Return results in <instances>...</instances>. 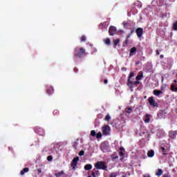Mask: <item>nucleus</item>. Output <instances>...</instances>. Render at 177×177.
Returning a JSON list of instances; mask_svg holds the SVG:
<instances>
[{"mask_svg": "<svg viewBox=\"0 0 177 177\" xmlns=\"http://www.w3.org/2000/svg\"><path fill=\"white\" fill-rule=\"evenodd\" d=\"M80 41L81 42H85V41H86V37H85V35L82 36Z\"/></svg>", "mask_w": 177, "mask_h": 177, "instance_id": "nucleus-32", "label": "nucleus"}, {"mask_svg": "<svg viewBox=\"0 0 177 177\" xmlns=\"http://www.w3.org/2000/svg\"><path fill=\"white\" fill-rule=\"evenodd\" d=\"M174 83L177 84V80H174Z\"/></svg>", "mask_w": 177, "mask_h": 177, "instance_id": "nucleus-51", "label": "nucleus"}, {"mask_svg": "<svg viewBox=\"0 0 177 177\" xmlns=\"http://www.w3.org/2000/svg\"><path fill=\"white\" fill-rule=\"evenodd\" d=\"M91 136H96V131H95V130H92L91 131Z\"/></svg>", "mask_w": 177, "mask_h": 177, "instance_id": "nucleus-36", "label": "nucleus"}, {"mask_svg": "<svg viewBox=\"0 0 177 177\" xmlns=\"http://www.w3.org/2000/svg\"><path fill=\"white\" fill-rule=\"evenodd\" d=\"M125 111H126V113H127L128 114H131V113H132V111H133V109H132L131 107L127 106V107L125 109Z\"/></svg>", "mask_w": 177, "mask_h": 177, "instance_id": "nucleus-23", "label": "nucleus"}, {"mask_svg": "<svg viewBox=\"0 0 177 177\" xmlns=\"http://www.w3.org/2000/svg\"><path fill=\"white\" fill-rule=\"evenodd\" d=\"M28 171H30V169H28V167H25L23 170L21 171L20 175H24L26 172H28Z\"/></svg>", "mask_w": 177, "mask_h": 177, "instance_id": "nucleus-21", "label": "nucleus"}, {"mask_svg": "<svg viewBox=\"0 0 177 177\" xmlns=\"http://www.w3.org/2000/svg\"><path fill=\"white\" fill-rule=\"evenodd\" d=\"M177 130L176 131H170L169 132V138L170 139H176Z\"/></svg>", "mask_w": 177, "mask_h": 177, "instance_id": "nucleus-10", "label": "nucleus"}, {"mask_svg": "<svg viewBox=\"0 0 177 177\" xmlns=\"http://www.w3.org/2000/svg\"><path fill=\"white\" fill-rule=\"evenodd\" d=\"M100 149H101L102 151H103L104 153H106V151H107L108 147H107V145H106V144L102 143L100 145Z\"/></svg>", "mask_w": 177, "mask_h": 177, "instance_id": "nucleus-13", "label": "nucleus"}, {"mask_svg": "<svg viewBox=\"0 0 177 177\" xmlns=\"http://www.w3.org/2000/svg\"><path fill=\"white\" fill-rule=\"evenodd\" d=\"M139 84H140V82L137 80L136 82L130 80V83L129 82H127V86H129L130 89H133L134 88H136L138 85H139Z\"/></svg>", "mask_w": 177, "mask_h": 177, "instance_id": "nucleus-3", "label": "nucleus"}, {"mask_svg": "<svg viewBox=\"0 0 177 177\" xmlns=\"http://www.w3.org/2000/svg\"><path fill=\"white\" fill-rule=\"evenodd\" d=\"M86 55V51L84 48H75L74 56L75 57H82L83 56Z\"/></svg>", "mask_w": 177, "mask_h": 177, "instance_id": "nucleus-1", "label": "nucleus"}, {"mask_svg": "<svg viewBox=\"0 0 177 177\" xmlns=\"http://www.w3.org/2000/svg\"><path fill=\"white\" fill-rule=\"evenodd\" d=\"M143 177H150V175H149V174H145V175L143 176Z\"/></svg>", "mask_w": 177, "mask_h": 177, "instance_id": "nucleus-50", "label": "nucleus"}, {"mask_svg": "<svg viewBox=\"0 0 177 177\" xmlns=\"http://www.w3.org/2000/svg\"><path fill=\"white\" fill-rule=\"evenodd\" d=\"M102 131L104 135H110V131H111V129L109 125H105L102 127Z\"/></svg>", "mask_w": 177, "mask_h": 177, "instance_id": "nucleus-7", "label": "nucleus"}, {"mask_svg": "<svg viewBox=\"0 0 177 177\" xmlns=\"http://www.w3.org/2000/svg\"><path fill=\"white\" fill-rule=\"evenodd\" d=\"M143 78V73H141L140 75H138L136 77V81H140Z\"/></svg>", "mask_w": 177, "mask_h": 177, "instance_id": "nucleus-26", "label": "nucleus"}, {"mask_svg": "<svg viewBox=\"0 0 177 177\" xmlns=\"http://www.w3.org/2000/svg\"><path fill=\"white\" fill-rule=\"evenodd\" d=\"M75 73H78V68H74Z\"/></svg>", "mask_w": 177, "mask_h": 177, "instance_id": "nucleus-43", "label": "nucleus"}, {"mask_svg": "<svg viewBox=\"0 0 177 177\" xmlns=\"http://www.w3.org/2000/svg\"><path fill=\"white\" fill-rule=\"evenodd\" d=\"M163 156H167V153H163Z\"/></svg>", "mask_w": 177, "mask_h": 177, "instance_id": "nucleus-52", "label": "nucleus"}, {"mask_svg": "<svg viewBox=\"0 0 177 177\" xmlns=\"http://www.w3.org/2000/svg\"><path fill=\"white\" fill-rule=\"evenodd\" d=\"M160 59H164V55H160Z\"/></svg>", "mask_w": 177, "mask_h": 177, "instance_id": "nucleus-49", "label": "nucleus"}, {"mask_svg": "<svg viewBox=\"0 0 177 177\" xmlns=\"http://www.w3.org/2000/svg\"><path fill=\"white\" fill-rule=\"evenodd\" d=\"M148 157H154V151L153 149H151L150 151H148L147 153Z\"/></svg>", "mask_w": 177, "mask_h": 177, "instance_id": "nucleus-24", "label": "nucleus"}, {"mask_svg": "<svg viewBox=\"0 0 177 177\" xmlns=\"http://www.w3.org/2000/svg\"><path fill=\"white\" fill-rule=\"evenodd\" d=\"M109 35H115L117 34V28L115 26H110L109 29Z\"/></svg>", "mask_w": 177, "mask_h": 177, "instance_id": "nucleus-8", "label": "nucleus"}, {"mask_svg": "<svg viewBox=\"0 0 177 177\" xmlns=\"http://www.w3.org/2000/svg\"><path fill=\"white\" fill-rule=\"evenodd\" d=\"M136 64H137V65L139 64V62H136Z\"/></svg>", "mask_w": 177, "mask_h": 177, "instance_id": "nucleus-55", "label": "nucleus"}, {"mask_svg": "<svg viewBox=\"0 0 177 177\" xmlns=\"http://www.w3.org/2000/svg\"><path fill=\"white\" fill-rule=\"evenodd\" d=\"M35 132L39 135V136H45V130L41 127H35Z\"/></svg>", "mask_w": 177, "mask_h": 177, "instance_id": "nucleus-5", "label": "nucleus"}, {"mask_svg": "<svg viewBox=\"0 0 177 177\" xmlns=\"http://www.w3.org/2000/svg\"><path fill=\"white\" fill-rule=\"evenodd\" d=\"M96 135V138H97V139H100V138H102V133H100V132H99V133H97V134H95Z\"/></svg>", "mask_w": 177, "mask_h": 177, "instance_id": "nucleus-34", "label": "nucleus"}, {"mask_svg": "<svg viewBox=\"0 0 177 177\" xmlns=\"http://www.w3.org/2000/svg\"><path fill=\"white\" fill-rule=\"evenodd\" d=\"M108 82H109V80H107V79H105L104 80V84H108Z\"/></svg>", "mask_w": 177, "mask_h": 177, "instance_id": "nucleus-44", "label": "nucleus"}, {"mask_svg": "<svg viewBox=\"0 0 177 177\" xmlns=\"http://www.w3.org/2000/svg\"><path fill=\"white\" fill-rule=\"evenodd\" d=\"M170 89L172 92H177V84H171Z\"/></svg>", "mask_w": 177, "mask_h": 177, "instance_id": "nucleus-17", "label": "nucleus"}, {"mask_svg": "<svg viewBox=\"0 0 177 177\" xmlns=\"http://www.w3.org/2000/svg\"><path fill=\"white\" fill-rule=\"evenodd\" d=\"M84 169L85 171H91V169H92V165L91 164H86L84 166Z\"/></svg>", "mask_w": 177, "mask_h": 177, "instance_id": "nucleus-20", "label": "nucleus"}, {"mask_svg": "<svg viewBox=\"0 0 177 177\" xmlns=\"http://www.w3.org/2000/svg\"><path fill=\"white\" fill-rule=\"evenodd\" d=\"M134 75H135V73H133V72H131L129 73V77H128L127 82L131 83V80H132V77H133Z\"/></svg>", "mask_w": 177, "mask_h": 177, "instance_id": "nucleus-19", "label": "nucleus"}, {"mask_svg": "<svg viewBox=\"0 0 177 177\" xmlns=\"http://www.w3.org/2000/svg\"><path fill=\"white\" fill-rule=\"evenodd\" d=\"M78 140H80V139L77 138L73 145V149H75V150H77V149H78V145H79Z\"/></svg>", "mask_w": 177, "mask_h": 177, "instance_id": "nucleus-18", "label": "nucleus"}, {"mask_svg": "<svg viewBox=\"0 0 177 177\" xmlns=\"http://www.w3.org/2000/svg\"><path fill=\"white\" fill-rule=\"evenodd\" d=\"M156 55H157V56H158L160 55V50H156Z\"/></svg>", "mask_w": 177, "mask_h": 177, "instance_id": "nucleus-45", "label": "nucleus"}, {"mask_svg": "<svg viewBox=\"0 0 177 177\" xmlns=\"http://www.w3.org/2000/svg\"><path fill=\"white\" fill-rule=\"evenodd\" d=\"M153 93L155 96H160V95H162V91L155 89Z\"/></svg>", "mask_w": 177, "mask_h": 177, "instance_id": "nucleus-16", "label": "nucleus"}, {"mask_svg": "<svg viewBox=\"0 0 177 177\" xmlns=\"http://www.w3.org/2000/svg\"><path fill=\"white\" fill-rule=\"evenodd\" d=\"M150 114L147 113L145 115V119H144V122H145V124H149V122H150Z\"/></svg>", "mask_w": 177, "mask_h": 177, "instance_id": "nucleus-12", "label": "nucleus"}, {"mask_svg": "<svg viewBox=\"0 0 177 177\" xmlns=\"http://www.w3.org/2000/svg\"><path fill=\"white\" fill-rule=\"evenodd\" d=\"M161 151L162 153H165V148L164 147H161Z\"/></svg>", "mask_w": 177, "mask_h": 177, "instance_id": "nucleus-41", "label": "nucleus"}, {"mask_svg": "<svg viewBox=\"0 0 177 177\" xmlns=\"http://www.w3.org/2000/svg\"><path fill=\"white\" fill-rule=\"evenodd\" d=\"M173 30H174L175 31H177V21L174 22L173 24Z\"/></svg>", "mask_w": 177, "mask_h": 177, "instance_id": "nucleus-31", "label": "nucleus"}, {"mask_svg": "<svg viewBox=\"0 0 177 177\" xmlns=\"http://www.w3.org/2000/svg\"><path fill=\"white\" fill-rule=\"evenodd\" d=\"M148 102L150 104V106H152L154 107H158V104L157 102H156V100H154V97L151 96L148 98Z\"/></svg>", "mask_w": 177, "mask_h": 177, "instance_id": "nucleus-4", "label": "nucleus"}, {"mask_svg": "<svg viewBox=\"0 0 177 177\" xmlns=\"http://www.w3.org/2000/svg\"><path fill=\"white\" fill-rule=\"evenodd\" d=\"M37 172L38 174H41L42 171L40 169H38Z\"/></svg>", "mask_w": 177, "mask_h": 177, "instance_id": "nucleus-47", "label": "nucleus"}, {"mask_svg": "<svg viewBox=\"0 0 177 177\" xmlns=\"http://www.w3.org/2000/svg\"><path fill=\"white\" fill-rule=\"evenodd\" d=\"M128 44H129V40L128 39H126V40L123 42L122 46H127Z\"/></svg>", "mask_w": 177, "mask_h": 177, "instance_id": "nucleus-30", "label": "nucleus"}, {"mask_svg": "<svg viewBox=\"0 0 177 177\" xmlns=\"http://www.w3.org/2000/svg\"><path fill=\"white\" fill-rule=\"evenodd\" d=\"M129 38H131V34H129V35L127 36V39H128Z\"/></svg>", "mask_w": 177, "mask_h": 177, "instance_id": "nucleus-48", "label": "nucleus"}, {"mask_svg": "<svg viewBox=\"0 0 177 177\" xmlns=\"http://www.w3.org/2000/svg\"><path fill=\"white\" fill-rule=\"evenodd\" d=\"M48 161H52L53 160V157L52 156H48L47 157Z\"/></svg>", "mask_w": 177, "mask_h": 177, "instance_id": "nucleus-37", "label": "nucleus"}, {"mask_svg": "<svg viewBox=\"0 0 177 177\" xmlns=\"http://www.w3.org/2000/svg\"><path fill=\"white\" fill-rule=\"evenodd\" d=\"M64 171H61L59 172V173L55 174V176H56V177H60V176H62V175H64Z\"/></svg>", "mask_w": 177, "mask_h": 177, "instance_id": "nucleus-27", "label": "nucleus"}, {"mask_svg": "<svg viewBox=\"0 0 177 177\" xmlns=\"http://www.w3.org/2000/svg\"><path fill=\"white\" fill-rule=\"evenodd\" d=\"M123 26H124V27H125V28L128 27V23L124 21V22H123Z\"/></svg>", "mask_w": 177, "mask_h": 177, "instance_id": "nucleus-40", "label": "nucleus"}, {"mask_svg": "<svg viewBox=\"0 0 177 177\" xmlns=\"http://www.w3.org/2000/svg\"><path fill=\"white\" fill-rule=\"evenodd\" d=\"M94 167L96 169H102V171H109V169L106 165V162H104V161H97L95 164Z\"/></svg>", "mask_w": 177, "mask_h": 177, "instance_id": "nucleus-2", "label": "nucleus"}, {"mask_svg": "<svg viewBox=\"0 0 177 177\" xmlns=\"http://www.w3.org/2000/svg\"><path fill=\"white\" fill-rule=\"evenodd\" d=\"M104 26H106V24H100V27H103Z\"/></svg>", "mask_w": 177, "mask_h": 177, "instance_id": "nucleus-46", "label": "nucleus"}, {"mask_svg": "<svg viewBox=\"0 0 177 177\" xmlns=\"http://www.w3.org/2000/svg\"><path fill=\"white\" fill-rule=\"evenodd\" d=\"M53 91H54L53 87H50V89L46 90V93L48 95H50V93H52V92H53Z\"/></svg>", "mask_w": 177, "mask_h": 177, "instance_id": "nucleus-28", "label": "nucleus"}, {"mask_svg": "<svg viewBox=\"0 0 177 177\" xmlns=\"http://www.w3.org/2000/svg\"><path fill=\"white\" fill-rule=\"evenodd\" d=\"M53 114H54V115H56V114H59V110H57V109L54 110Z\"/></svg>", "mask_w": 177, "mask_h": 177, "instance_id": "nucleus-38", "label": "nucleus"}, {"mask_svg": "<svg viewBox=\"0 0 177 177\" xmlns=\"http://www.w3.org/2000/svg\"><path fill=\"white\" fill-rule=\"evenodd\" d=\"M119 154H120V156L121 157H123V156H124V152L120 151V152L119 153Z\"/></svg>", "mask_w": 177, "mask_h": 177, "instance_id": "nucleus-42", "label": "nucleus"}, {"mask_svg": "<svg viewBox=\"0 0 177 177\" xmlns=\"http://www.w3.org/2000/svg\"><path fill=\"white\" fill-rule=\"evenodd\" d=\"M120 44V39L113 40V48H117V46Z\"/></svg>", "mask_w": 177, "mask_h": 177, "instance_id": "nucleus-22", "label": "nucleus"}, {"mask_svg": "<svg viewBox=\"0 0 177 177\" xmlns=\"http://www.w3.org/2000/svg\"><path fill=\"white\" fill-rule=\"evenodd\" d=\"M111 120V117H110V115L107 114L105 117V121H110Z\"/></svg>", "mask_w": 177, "mask_h": 177, "instance_id": "nucleus-33", "label": "nucleus"}, {"mask_svg": "<svg viewBox=\"0 0 177 177\" xmlns=\"http://www.w3.org/2000/svg\"><path fill=\"white\" fill-rule=\"evenodd\" d=\"M91 176L93 177H99L100 176V171L97 169H94L93 171L91 173Z\"/></svg>", "mask_w": 177, "mask_h": 177, "instance_id": "nucleus-11", "label": "nucleus"}, {"mask_svg": "<svg viewBox=\"0 0 177 177\" xmlns=\"http://www.w3.org/2000/svg\"><path fill=\"white\" fill-rule=\"evenodd\" d=\"M120 150H124V148L122 147V148H120Z\"/></svg>", "mask_w": 177, "mask_h": 177, "instance_id": "nucleus-54", "label": "nucleus"}, {"mask_svg": "<svg viewBox=\"0 0 177 177\" xmlns=\"http://www.w3.org/2000/svg\"><path fill=\"white\" fill-rule=\"evenodd\" d=\"M167 114V113H165V111H162L160 112H159L158 113V116L160 118H165V115Z\"/></svg>", "mask_w": 177, "mask_h": 177, "instance_id": "nucleus-15", "label": "nucleus"}, {"mask_svg": "<svg viewBox=\"0 0 177 177\" xmlns=\"http://www.w3.org/2000/svg\"><path fill=\"white\" fill-rule=\"evenodd\" d=\"M160 89H161V91H162L163 88H162V87H161V88H160Z\"/></svg>", "mask_w": 177, "mask_h": 177, "instance_id": "nucleus-56", "label": "nucleus"}, {"mask_svg": "<svg viewBox=\"0 0 177 177\" xmlns=\"http://www.w3.org/2000/svg\"><path fill=\"white\" fill-rule=\"evenodd\" d=\"M136 47H133L130 49V53H129V56L130 57H131V56H133V55H135V53H136Z\"/></svg>", "mask_w": 177, "mask_h": 177, "instance_id": "nucleus-14", "label": "nucleus"}, {"mask_svg": "<svg viewBox=\"0 0 177 177\" xmlns=\"http://www.w3.org/2000/svg\"><path fill=\"white\" fill-rule=\"evenodd\" d=\"M78 161H80V158L76 157L73 159V160L71 163V165L74 171H75V167H77V165H78Z\"/></svg>", "mask_w": 177, "mask_h": 177, "instance_id": "nucleus-6", "label": "nucleus"}, {"mask_svg": "<svg viewBox=\"0 0 177 177\" xmlns=\"http://www.w3.org/2000/svg\"><path fill=\"white\" fill-rule=\"evenodd\" d=\"M84 154H85V152L84 151H80L79 153V156H84Z\"/></svg>", "mask_w": 177, "mask_h": 177, "instance_id": "nucleus-39", "label": "nucleus"}, {"mask_svg": "<svg viewBox=\"0 0 177 177\" xmlns=\"http://www.w3.org/2000/svg\"><path fill=\"white\" fill-rule=\"evenodd\" d=\"M111 43V41H110V39H109V38H106L104 40V44H106V45H110Z\"/></svg>", "mask_w": 177, "mask_h": 177, "instance_id": "nucleus-29", "label": "nucleus"}, {"mask_svg": "<svg viewBox=\"0 0 177 177\" xmlns=\"http://www.w3.org/2000/svg\"><path fill=\"white\" fill-rule=\"evenodd\" d=\"M156 176H161L162 175V169H158L156 173Z\"/></svg>", "mask_w": 177, "mask_h": 177, "instance_id": "nucleus-25", "label": "nucleus"}, {"mask_svg": "<svg viewBox=\"0 0 177 177\" xmlns=\"http://www.w3.org/2000/svg\"><path fill=\"white\" fill-rule=\"evenodd\" d=\"M109 177H117V173L115 172L111 173L109 175Z\"/></svg>", "mask_w": 177, "mask_h": 177, "instance_id": "nucleus-35", "label": "nucleus"}, {"mask_svg": "<svg viewBox=\"0 0 177 177\" xmlns=\"http://www.w3.org/2000/svg\"><path fill=\"white\" fill-rule=\"evenodd\" d=\"M136 32L138 38H142V35H143V29L142 28H138L136 30Z\"/></svg>", "mask_w": 177, "mask_h": 177, "instance_id": "nucleus-9", "label": "nucleus"}, {"mask_svg": "<svg viewBox=\"0 0 177 177\" xmlns=\"http://www.w3.org/2000/svg\"><path fill=\"white\" fill-rule=\"evenodd\" d=\"M132 32H133V30L131 31V34H132Z\"/></svg>", "mask_w": 177, "mask_h": 177, "instance_id": "nucleus-53", "label": "nucleus"}]
</instances>
